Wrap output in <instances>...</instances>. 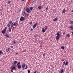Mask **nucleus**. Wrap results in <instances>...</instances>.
Here are the masks:
<instances>
[{"label": "nucleus", "instance_id": "obj_27", "mask_svg": "<svg viewBox=\"0 0 73 73\" xmlns=\"http://www.w3.org/2000/svg\"><path fill=\"white\" fill-rule=\"evenodd\" d=\"M5 36H6V37H8V38H9V36L8 35H5Z\"/></svg>", "mask_w": 73, "mask_h": 73}, {"label": "nucleus", "instance_id": "obj_15", "mask_svg": "<svg viewBox=\"0 0 73 73\" xmlns=\"http://www.w3.org/2000/svg\"><path fill=\"white\" fill-rule=\"evenodd\" d=\"M6 32V31H5L4 30H3L2 31V33H3V34H4Z\"/></svg>", "mask_w": 73, "mask_h": 73}, {"label": "nucleus", "instance_id": "obj_8", "mask_svg": "<svg viewBox=\"0 0 73 73\" xmlns=\"http://www.w3.org/2000/svg\"><path fill=\"white\" fill-rule=\"evenodd\" d=\"M37 23H36L35 25H34L33 26V29H35V27H36L37 26Z\"/></svg>", "mask_w": 73, "mask_h": 73}, {"label": "nucleus", "instance_id": "obj_52", "mask_svg": "<svg viewBox=\"0 0 73 73\" xmlns=\"http://www.w3.org/2000/svg\"><path fill=\"white\" fill-rule=\"evenodd\" d=\"M61 35L60 36V37H61Z\"/></svg>", "mask_w": 73, "mask_h": 73}, {"label": "nucleus", "instance_id": "obj_16", "mask_svg": "<svg viewBox=\"0 0 73 73\" xmlns=\"http://www.w3.org/2000/svg\"><path fill=\"white\" fill-rule=\"evenodd\" d=\"M12 70H16V67L15 66H13L12 68Z\"/></svg>", "mask_w": 73, "mask_h": 73}, {"label": "nucleus", "instance_id": "obj_47", "mask_svg": "<svg viewBox=\"0 0 73 73\" xmlns=\"http://www.w3.org/2000/svg\"><path fill=\"white\" fill-rule=\"evenodd\" d=\"M22 1H25V0H22Z\"/></svg>", "mask_w": 73, "mask_h": 73}, {"label": "nucleus", "instance_id": "obj_38", "mask_svg": "<svg viewBox=\"0 0 73 73\" xmlns=\"http://www.w3.org/2000/svg\"><path fill=\"white\" fill-rule=\"evenodd\" d=\"M63 35H65V33L64 32H63Z\"/></svg>", "mask_w": 73, "mask_h": 73}, {"label": "nucleus", "instance_id": "obj_42", "mask_svg": "<svg viewBox=\"0 0 73 73\" xmlns=\"http://www.w3.org/2000/svg\"><path fill=\"white\" fill-rule=\"evenodd\" d=\"M27 17H28V16H29V14H27Z\"/></svg>", "mask_w": 73, "mask_h": 73}, {"label": "nucleus", "instance_id": "obj_20", "mask_svg": "<svg viewBox=\"0 0 73 73\" xmlns=\"http://www.w3.org/2000/svg\"><path fill=\"white\" fill-rule=\"evenodd\" d=\"M0 54H3V52L1 50H0Z\"/></svg>", "mask_w": 73, "mask_h": 73}, {"label": "nucleus", "instance_id": "obj_23", "mask_svg": "<svg viewBox=\"0 0 73 73\" xmlns=\"http://www.w3.org/2000/svg\"><path fill=\"white\" fill-rule=\"evenodd\" d=\"M15 26H17L18 24H17V23H15Z\"/></svg>", "mask_w": 73, "mask_h": 73}, {"label": "nucleus", "instance_id": "obj_28", "mask_svg": "<svg viewBox=\"0 0 73 73\" xmlns=\"http://www.w3.org/2000/svg\"><path fill=\"white\" fill-rule=\"evenodd\" d=\"M11 26V25H9V24H8L7 25V27H8L9 28V27H10Z\"/></svg>", "mask_w": 73, "mask_h": 73}, {"label": "nucleus", "instance_id": "obj_11", "mask_svg": "<svg viewBox=\"0 0 73 73\" xmlns=\"http://www.w3.org/2000/svg\"><path fill=\"white\" fill-rule=\"evenodd\" d=\"M17 63V61H15L13 62V64L14 65H15V64H16Z\"/></svg>", "mask_w": 73, "mask_h": 73}, {"label": "nucleus", "instance_id": "obj_1", "mask_svg": "<svg viewBox=\"0 0 73 73\" xmlns=\"http://www.w3.org/2000/svg\"><path fill=\"white\" fill-rule=\"evenodd\" d=\"M18 69H21V66L20 64V62H19L17 65Z\"/></svg>", "mask_w": 73, "mask_h": 73}, {"label": "nucleus", "instance_id": "obj_4", "mask_svg": "<svg viewBox=\"0 0 73 73\" xmlns=\"http://www.w3.org/2000/svg\"><path fill=\"white\" fill-rule=\"evenodd\" d=\"M6 52H8V53H10V52H11V49L9 48H6Z\"/></svg>", "mask_w": 73, "mask_h": 73}, {"label": "nucleus", "instance_id": "obj_19", "mask_svg": "<svg viewBox=\"0 0 73 73\" xmlns=\"http://www.w3.org/2000/svg\"><path fill=\"white\" fill-rule=\"evenodd\" d=\"M56 35L57 36H60V34H59V32H58L57 33Z\"/></svg>", "mask_w": 73, "mask_h": 73}, {"label": "nucleus", "instance_id": "obj_6", "mask_svg": "<svg viewBox=\"0 0 73 73\" xmlns=\"http://www.w3.org/2000/svg\"><path fill=\"white\" fill-rule=\"evenodd\" d=\"M26 11L27 13H29L31 12V10L29 8H27L26 9Z\"/></svg>", "mask_w": 73, "mask_h": 73}, {"label": "nucleus", "instance_id": "obj_30", "mask_svg": "<svg viewBox=\"0 0 73 73\" xmlns=\"http://www.w3.org/2000/svg\"><path fill=\"white\" fill-rule=\"evenodd\" d=\"M61 48L62 49H64V47L62 46Z\"/></svg>", "mask_w": 73, "mask_h": 73}, {"label": "nucleus", "instance_id": "obj_25", "mask_svg": "<svg viewBox=\"0 0 73 73\" xmlns=\"http://www.w3.org/2000/svg\"><path fill=\"white\" fill-rule=\"evenodd\" d=\"M30 9L31 11H32V10H33V8L32 7H31L30 8Z\"/></svg>", "mask_w": 73, "mask_h": 73}, {"label": "nucleus", "instance_id": "obj_29", "mask_svg": "<svg viewBox=\"0 0 73 73\" xmlns=\"http://www.w3.org/2000/svg\"><path fill=\"white\" fill-rule=\"evenodd\" d=\"M67 36L68 37H70V35H69V34H68L67 35Z\"/></svg>", "mask_w": 73, "mask_h": 73}, {"label": "nucleus", "instance_id": "obj_40", "mask_svg": "<svg viewBox=\"0 0 73 73\" xmlns=\"http://www.w3.org/2000/svg\"><path fill=\"white\" fill-rule=\"evenodd\" d=\"M30 25H32V22H30Z\"/></svg>", "mask_w": 73, "mask_h": 73}, {"label": "nucleus", "instance_id": "obj_26", "mask_svg": "<svg viewBox=\"0 0 73 73\" xmlns=\"http://www.w3.org/2000/svg\"><path fill=\"white\" fill-rule=\"evenodd\" d=\"M13 42L14 44H16V40H15L13 41Z\"/></svg>", "mask_w": 73, "mask_h": 73}, {"label": "nucleus", "instance_id": "obj_13", "mask_svg": "<svg viewBox=\"0 0 73 73\" xmlns=\"http://www.w3.org/2000/svg\"><path fill=\"white\" fill-rule=\"evenodd\" d=\"M69 28H71L70 29L72 31H73V27L72 26H70L69 27Z\"/></svg>", "mask_w": 73, "mask_h": 73}, {"label": "nucleus", "instance_id": "obj_5", "mask_svg": "<svg viewBox=\"0 0 73 73\" xmlns=\"http://www.w3.org/2000/svg\"><path fill=\"white\" fill-rule=\"evenodd\" d=\"M25 66H26V64L25 63H23L22 65V68L23 69H24V68H25Z\"/></svg>", "mask_w": 73, "mask_h": 73}, {"label": "nucleus", "instance_id": "obj_34", "mask_svg": "<svg viewBox=\"0 0 73 73\" xmlns=\"http://www.w3.org/2000/svg\"><path fill=\"white\" fill-rule=\"evenodd\" d=\"M7 27H5V29L4 30L5 31H6V29H7Z\"/></svg>", "mask_w": 73, "mask_h": 73}, {"label": "nucleus", "instance_id": "obj_24", "mask_svg": "<svg viewBox=\"0 0 73 73\" xmlns=\"http://www.w3.org/2000/svg\"><path fill=\"white\" fill-rule=\"evenodd\" d=\"M68 61H66V62L65 65H68Z\"/></svg>", "mask_w": 73, "mask_h": 73}, {"label": "nucleus", "instance_id": "obj_7", "mask_svg": "<svg viewBox=\"0 0 73 73\" xmlns=\"http://www.w3.org/2000/svg\"><path fill=\"white\" fill-rule=\"evenodd\" d=\"M22 15L23 16H25V17H26V13H25V11H24L22 13Z\"/></svg>", "mask_w": 73, "mask_h": 73}, {"label": "nucleus", "instance_id": "obj_43", "mask_svg": "<svg viewBox=\"0 0 73 73\" xmlns=\"http://www.w3.org/2000/svg\"><path fill=\"white\" fill-rule=\"evenodd\" d=\"M55 12H54V13H55L56 12V9L55 10Z\"/></svg>", "mask_w": 73, "mask_h": 73}, {"label": "nucleus", "instance_id": "obj_10", "mask_svg": "<svg viewBox=\"0 0 73 73\" xmlns=\"http://www.w3.org/2000/svg\"><path fill=\"white\" fill-rule=\"evenodd\" d=\"M63 11L62 12V13H64V14H65V12H66L65 9H63Z\"/></svg>", "mask_w": 73, "mask_h": 73}, {"label": "nucleus", "instance_id": "obj_45", "mask_svg": "<svg viewBox=\"0 0 73 73\" xmlns=\"http://www.w3.org/2000/svg\"><path fill=\"white\" fill-rule=\"evenodd\" d=\"M11 72H13V70H11Z\"/></svg>", "mask_w": 73, "mask_h": 73}, {"label": "nucleus", "instance_id": "obj_2", "mask_svg": "<svg viewBox=\"0 0 73 73\" xmlns=\"http://www.w3.org/2000/svg\"><path fill=\"white\" fill-rule=\"evenodd\" d=\"M45 27H46V28H45V29H44V28H42V31L43 33H44V32H45V31H46V29H47V28H48V27H47V26H46Z\"/></svg>", "mask_w": 73, "mask_h": 73}, {"label": "nucleus", "instance_id": "obj_12", "mask_svg": "<svg viewBox=\"0 0 73 73\" xmlns=\"http://www.w3.org/2000/svg\"><path fill=\"white\" fill-rule=\"evenodd\" d=\"M57 18H55L53 20V21H56L57 20Z\"/></svg>", "mask_w": 73, "mask_h": 73}, {"label": "nucleus", "instance_id": "obj_3", "mask_svg": "<svg viewBox=\"0 0 73 73\" xmlns=\"http://www.w3.org/2000/svg\"><path fill=\"white\" fill-rule=\"evenodd\" d=\"M25 17H22L20 18V21H24V20H25Z\"/></svg>", "mask_w": 73, "mask_h": 73}, {"label": "nucleus", "instance_id": "obj_49", "mask_svg": "<svg viewBox=\"0 0 73 73\" xmlns=\"http://www.w3.org/2000/svg\"><path fill=\"white\" fill-rule=\"evenodd\" d=\"M72 35H73V32H72Z\"/></svg>", "mask_w": 73, "mask_h": 73}, {"label": "nucleus", "instance_id": "obj_35", "mask_svg": "<svg viewBox=\"0 0 73 73\" xmlns=\"http://www.w3.org/2000/svg\"><path fill=\"white\" fill-rule=\"evenodd\" d=\"M11 1H9L8 2V4H9L10 3H11Z\"/></svg>", "mask_w": 73, "mask_h": 73}, {"label": "nucleus", "instance_id": "obj_36", "mask_svg": "<svg viewBox=\"0 0 73 73\" xmlns=\"http://www.w3.org/2000/svg\"><path fill=\"white\" fill-rule=\"evenodd\" d=\"M65 64V62L64 61L63 62V65H64Z\"/></svg>", "mask_w": 73, "mask_h": 73}, {"label": "nucleus", "instance_id": "obj_33", "mask_svg": "<svg viewBox=\"0 0 73 73\" xmlns=\"http://www.w3.org/2000/svg\"><path fill=\"white\" fill-rule=\"evenodd\" d=\"M28 73H30V72H31V71H30V70H28Z\"/></svg>", "mask_w": 73, "mask_h": 73}, {"label": "nucleus", "instance_id": "obj_46", "mask_svg": "<svg viewBox=\"0 0 73 73\" xmlns=\"http://www.w3.org/2000/svg\"><path fill=\"white\" fill-rule=\"evenodd\" d=\"M64 60H64V59H63L62 60V61H64Z\"/></svg>", "mask_w": 73, "mask_h": 73}, {"label": "nucleus", "instance_id": "obj_41", "mask_svg": "<svg viewBox=\"0 0 73 73\" xmlns=\"http://www.w3.org/2000/svg\"><path fill=\"white\" fill-rule=\"evenodd\" d=\"M31 31H33V29H31Z\"/></svg>", "mask_w": 73, "mask_h": 73}, {"label": "nucleus", "instance_id": "obj_37", "mask_svg": "<svg viewBox=\"0 0 73 73\" xmlns=\"http://www.w3.org/2000/svg\"><path fill=\"white\" fill-rule=\"evenodd\" d=\"M28 68V67H27V66H26V68H25V69H27Z\"/></svg>", "mask_w": 73, "mask_h": 73}, {"label": "nucleus", "instance_id": "obj_21", "mask_svg": "<svg viewBox=\"0 0 73 73\" xmlns=\"http://www.w3.org/2000/svg\"><path fill=\"white\" fill-rule=\"evenodd\" d=\"M12 21H10L9 22V24H12Z\"/></svg>", "mask_w": 73, "mask_h": 73}, {"label": "nucleus", "instance_id": "obj_48", "mask_svg": "<svg viewBox=\"0 0 73 73\" xmlns=\"http://www.w3.org/2000/svg\"><path fill=\"white\" fill-rule=\"evenodd\" d=\"M71 12H73V10H72Z\"/></svg>", "mask_w": 73, "mask_h": 73}, {"label": "nucleus", "instance_id": "obj_22", "mask_svg": "<svg viewBox=\"0 0 73 73\" xmlns=\"http://www.w3.org/2000/svg\"><path fill=\"white\" fill-rule=\"evenodd\" d=\"M69 23L70 24H73V21H70Z\"/></svg>", "mask_w": 73, "mask_h": 73}, {"label": "nucleus", "instance_id": "obj_32", "mask_svg": "<svg viewBox=\"0 0 73 73\" xmlns=\"http://www.w3.org/2000/svg\"><path fill=\"white\" fill-rule=\"evenodd\" d=\"M23 52H26V49L25 50H24L23 51Z\"/></svg>", "mask_w": 73, "mask_h": 73}, {"label": "nucleus", "instance_id": "obj_17", "mask_svg": "<svg viewBox=\"0 0 73 73\" xmlns=\"http://www.w3.org/2000/svg\"><path fill=\"white\" fill-rule=\"evenodd\" d=\"M11 26L13 27H14V26H15V23H12Z\"/></svg>", "mask_w": 73, "mask_h": 73}, {"label": "nucleus", "instance_id": "obj_44", "mask_svg": "<svg viewBox=\"0 0 73 73\" xmlns=\"http://www.w3.org/2000/svg\"><path fill=\"white\" fill-rule=\"evenodd\" d=\"M48 7H47V8H46V11H48Z\"/></svg>", "mask_w": 73, "mask_h": 73}, {"label": "nucleus", "instance_id": "obj_14", "mask_svg": "<svg viewBox=\"0 0 73 73\" xmlns=\"http://www.w3.org/2000/svg\"><path fill=\"white\" fill-rule=\"evenodd\" d=\"M41 8H42V7H41V6H39L38 7V8L40 10L41 9Z\"/></svg>", "mask_w": 73, "mask_h": 73}, {"label": "nucleus", "instance_id": "obj_9", "mask_svg": "<svg viewBox=\"0 0 73 73\" xmlns=\"http://www.w3.org/2000/svg\"><path fill=\"white\" fill-rule=\"evenodd\" d=\"M12 27H9L8 29L10 32H11V31H12Z\"/></svg>", "mask_w": 73, "mask_h": 73}, {"label": "nucleus", "instance_id": "obj_31", "mask_svg": "<svg viewBox=\"0 0 73 73\" xmlns=\"http://www.w3.org/2000/svg\"><path fill=\"white\" fill-rule=\"evenodd\" d=\"M10 47H11V49L13 48V46H11Z\"/></svg>", "mask_w": 73, "mask_h": 73}, {"label": "nucleus", "instance_id": "obj_39", "mask_svg": "<svg viewBox=\"0 0 73 73\" xmlns=\"http://www.w3.org/2000/svg\"><path fill=\"white\" fill-rule=\"evenodd\" d=\"M45 54H46L45 53H44V54H43V56H45Z\"/></svg>", "mask_w": 73, "mask_h": 73}, {"label": "nucleus", "instance_id": "obj_51", "mask_svg": "<svg viewBox=\"0 0 73 73\" xmlns=\"http://www.w3.org/2000/svg\"><path fill=\"white\" fill-rule=\"evenodd\" d=\"M18 53H16V54H17Z\"/></svg>", "mask_w": 73, "mask_h": 73}, {"label": "nucleus", "instance_id": "obj_18", "mask_svg": "<svg viewBox=\"0 0 73 73\" xmlns=\"http://www.w3.org/2000/svg\"><path fill=\"white\" fill-rule=\"evenodd\" d=\"M56 39L57 40H59V39L60 38V37L58 36H56Z\"/></svg>", "mask_w": 73, "mask_h": 73}, {"label": "nucleus", "instance_id": "obj_50", "mask_svg": "<svg viewBox=\"0 0 73 73\" xmlns=\"http://www.w3.org/2000/svg\"><path fill=\"white\" fill-rule=\"evenodd\" d=\"M59 33H60V34H61V31H60Z\"/></svg>", "mask_w": 73, "mask_h": 73}]
</instances>
